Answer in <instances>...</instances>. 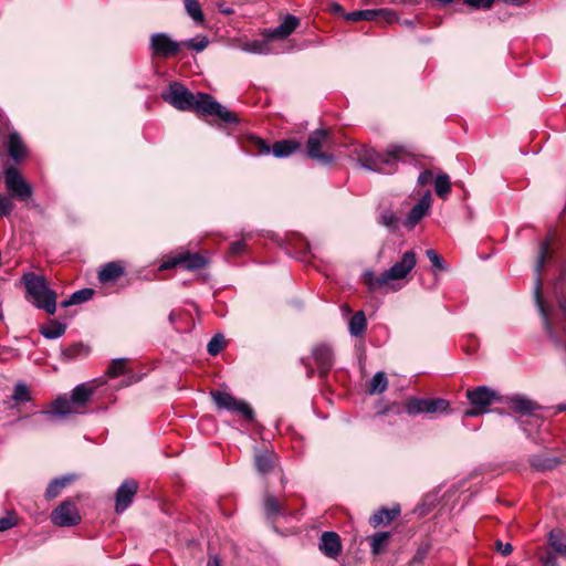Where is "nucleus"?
I'll return each instance as SVG.
<instances>
[{
    "mask_svg": "<svg viewBox=\"0 0 566 566\" xmlns=\"http://www.w3.org/2000/svg\"><path fill=\"white\" fill-rule=\"evenodd\" d=\"M161 97L179 111H193L202 115L217 116L227 124L239 123L238 115L222 106L211 95L207 93L192 94L179 82L170 83L168 90L161 94Z\"/></svg>",
    "mask_w": 566,
    "mask_h": 566,
    "instance_id": "f257e3e1",
    "label": "nucleus"
},
{
    "mask_svg": "<svg viewBox=\"0 0 566 566\" xmlns=\"http://www.w3.org/2000/svg\"><path fill=\"white\" fill-rule=\"evenodd\" d=\"M22 282L27 290V298L38 308L53 315L56 311V293L51 290L44 276L33 272L25 273Z\"/></svg>",
    "mask_w": 566,
    "mask_h": 566,
    "instance_id": "f03ea898",
    "label": "nucleus"
},
{
    "mask_svg": "<svg viewBox=\"0 0 566 566\" xmlns=\"http://www.w3.org/2000/svg\"><path fill=\"white\" fill-rule=\"evenodd\" d=\"M417 256L413 251H407L402 254L400 261L396 262L389 270L376 276L373 271L364 273V281L370 292H375L384 286H388L390 281L405 279L416 266Z\"/></svg>",
    "mask_w": 566,
    "mask_h": 566,
    "instance_id": "7ed1b4c3",
    "label": "nucleus"
},
{
    "mask_svg": "<svg viewBox=\"0 0 566 566\" xmlns=\"http://www.w3.org/2000/svg\"><path fill=\"white\" fill-rule=\"evenodd\" d=\"M549 241L545 240L541 243L539 253L537 256V262L535 265V272H536V280H535V286H534V296L536 301V305L538 307L539 314L543 318L544 328L547 332L551 339L554 342H558V336L556 332L554 331L553 324L551 322L549 315H548V308L546 307L544 300L542 297V279H541V272L545 265V262L549 256Z\"/></svg>",
    "mask_w": 566,
    "mask_h": 566,
    "instance_id": "20e7f679",
    "label": "nucleus"
},
{
    "mask_svg": "<svg viewBox=\"0 0 566 566\" xmlns=\"http://www.w3.org/2000/svg\"><path fill=\"white\" fill-rule=\"evenodd\" d=\"M405 154L403 147L391 146L386 154L371 153L360 160L366 169L389 175L397 170V163L403 159Z\"/></svg>",
    "mask_w": 566,
    "mask_h": 566,
    "instance_id": "39448f33",
    "label": "nucleus"
},
{
    "mask_svg": "<svg viewBox=\"0 0 566 566\" xmlns=\"http://www.w3.org/2000/svg\"><path fill=\"white\" fill-rule=\"evenodd\" d=\"M405 410L409 416L421 413H448L450 402L442 398H410L405 403Z\"/></svg>",
    "mask_w": 566,
    "mask_h": 566,
    "instance_id": "423d86ee",
    "label": "nucleus"
},
{
    "mask_svg": "<svg viewBox=\"0 0 566 566\" xmlns=\"http://www.w3.org/2000/svg\"><path fill=\"white\" fill-rule=\"evenodd\" d=\"M332 145L331 134L327 129H316L307 139V156L316 159L322 164H331L334 156L328 153H323L322 149H328Z\"/></svg>",
    "mask_w": 566,
    "mask_h": 566,
    "instance_id": "0eeeda50",
    "label": "nucleus"
},
{
    "mask_svg": "<svg viewBox=\"0 0 566 566\" xmlns=\"http://www.w3.org/2000/svg\"><path fill=\"white\" fill-rule=\"evenodd\" d=\"M467 398L472 408L467 410V417H476L488 411L489 406L496 399V392L486 386H480L467 391Z\"/></svg>",
    "mask_w": 566,
    "mask_h": 566,
    "instance_id": "6e6552de",
    "label": "nucleus"
},
{
    "mask_svg": "<svg viewBox=\"0 0 566 566\" xmlns=\"http://www.w3.org/2000/svg\"><path fill=\"white\" fill-rule=\"evenodd\" d=\"M211 396L218 408L237 412L248 420H253V410L245 401L238 400L234 396L226 391H212Z\"/></svg>",
    "mask_w": 566,
    "mask_h": 566,
    "instance_id": "1a4fd4ad",
    "label": "nucleus"
},
{
    "mask_svg": "<svg viewBox=\"0 0 566 566\" xmlns=\"http://www.w3.org/2000/svg\"><path fill=\"white\" fill-rule=\"evenodd\" d=\"M4 184L9 193L23 201L32 196V187L25 181L15 167H8L4 170Z\"/></svg>",
    "mask_w": 566,
    "mask_h": 566,
    "instance_id": "9d476101",
    "label": "nucleus"
},
{
    "mask_svg": "<svg viewBox=\"0 0 566 566\" xmlns=\"http://www.w3.org/2000/svg\"><path fill=\"white\" fill-rule=\"evenodd\" d=\"M344 18L347 21L356 22V21H382L385 24H391L394 22H398L399 18L396 12L391 9L381 8V9H366V10H356L349 13L344 14Z\"/></svg>",
    "mask_w": 566,
    "mask_h": 566,
    "instance_id": "9b49d317",
    "label": "nucleus"
},
{
    "mask_svg": "<svg viewBox=\"0 0 566 566\" xmlns=\"http://www.w3.org/2000/svg\"><path fill=\"white\" fill-rule=\"evenodd\" d=\"M51 521L56 526L70 527L81 522V515L75 503L66 500L52 511Z\"/></svg>",
    "mask_w": 566,
    "mask_h": 566,
    "instance_id": "f8f14e48",
    "label": "nucleus"
},
{
    "mask_svg": "<svg viewBox=\"0 0 566 566\" xmlns=\"http://www.w3.org/2000/svg\"><path fill=\"white\" fill-rule=\"evenodd\" d=\"M181 48V43L172 40L167 33H154L150 36V49L153 55L168 59L176 55Z\"/></svg>",
    "mask_w": 566,
    "mask_h": 566,
    "instance_id": "ddd939ff",
    "label": "nucleus"
},
{
    "mask_svg": "<svg viewBox=\"0 0 566 566\" xmlns=\"http://www.w3.org/2000/svg\"><path fill=\"white\" fill-rule=\"evenodd\" d=\"M507 405H509L510 409L513 412L520 415L521 418L522 417H532L537 426L542 424V422H543L542 418L535 412L541 407L536 402L532 401L531 399H528L524 396L515 395L509 399Z\"/></svg>",
    "mask_w": 566,
    "mask_h": 566,
    "instance_id": "4468645a",
    "label": "nucleus"
},
{
    "mask_svg": "<svg viewBox=\"0 0 566 566\" xmlns=\"http://www.w3.org/2000/svg\"><path fill=\"white\" fill-rule=\"evenodd\" d=\"M3 148L15 163H19L27 156V147L15 130H10L7 136L0 137V153Z\"/></svg>",
    "mask_w": 566,
    "mask_h": 566,
    "instance_id": "2eb2a0df",
    "label": "nucleus"
},
{
    "mask_svg": "<svg viewBox=\"0 0 566 566\" xmlns=\"http://www.w3.org/2000/svg\"><path fill=\"white\" fill-rule=\"evenodd\" d=\"M138 491V483L133 479L125 480L116 491L115 511L123 513L133 502Z\"/></svg>",
    "mask_w": 566,
    "mask_h": 566,
    "instance_id": "dca6fc26",
    "label": "nucleus"
},
{
    "mask_svg": "<svg viewBox=\"0 0 566 566\" xmlns=\"http://www.w3.org/2000/svg\"><path fill=\"white\" fill-rule=\"evenodd\" d=\"M298 25V18L293 14H286L277 27L265 30L263 36L266 40H283L290 36Z\"/></svg>",
    "mask_w": 566,
    "mask_h": 566,
    "instance_id": "f3484780",
    "label": "nucleus"
},
{
    "mask_svg": "<svg viewBox=\"0 0 566 566\" xmlns=\"http://www.w3.org/2000/svg\"><path fill=\"white\" fill-rule=\"evenodd\" d=\"M312 356L318 367L319 376L325 377L334 365L332 348L326 344H319L313 348Z\"/></svg>",
    "mask_w": 566,
    "mask_h": 566,
    "instance_id": "a211bd4d",
    "label": "nucleus"
},
{
    "mask_svg": "<svg viewBox=\"0 0 566 566\" xmlns=\"http://www.w3.org/2000/svg\"><path fill=\"white\" fill-rule=\"evenodd\" d=\"M207 261L198 253H186L166 261L160 265V269L167 270L176 265H182L187 270H198L206 265Z\"/></svg>",
    "mask_w": 566,
    "mask_h": 566,
    "instance_id": "6ab92c4d",
    "label": "nucleus"
},
{
    "mask_svg": "<svg viewBox=\"0 0 566 566\" xmlns=\"http://www.w3.org/2000/svg\"><path fill=\"white\" fill-rule=\"evenodd\" d=\"M431 192L427 190L420 200L411 208L408 213L405 226L408 228H413L416 224L420 222V220L428 213L431 207Z\"/></svg>",
    "mask_w": 566,
    "mask_h": 566,
    "instance_id": "aec40b11",
    "label": "nucleus"
},
{
    "mask_svg": "<svg viewBox=\"0 0 566 566\" xmlns=\"http://www.w3.org/2000/svg\"><path fill=\"white\" fill-rule=\"evenodd\" d=\"M318 547L326 557L336 559L342 553L339 535L335 532H324L321 535Z\"/></svg>",
    "mask_w": 566,
    "mask_h": 566,
    "instance_id": "412c9836",
    "label": "nucleus"
},
{
    "mask_svg": "<svg viewBox=\"0 0 566 566\" xmlns=\"http://www.w3.org/2000/svg\"><path fill=\"white\" fill-rule=\"evenodd\" d=\"M554 292L557 297L558 306L564 315L563 333L566 336V264L563 265L559 276L554 282Z\"/></svg>",
    "mask_w": 566,
    "mask_h": 566,
    "instance_id": "4be33fe9",
    "label": "nucleus"
},
{
    "mask_svg": "<svg viewBox=\"0 0 566 566\" xmlns=\"http://www.w3.org/2000/svg\"><path fill=\"white\" fill-rule=\"evenodd\" d=\"M125 273V269L120 262H108L98 271V280L101 283H112L117 281Z\"/></svg>",
    "mask_w": 566,
    "mask_h": 566,
    "instance_id": "5701e85b",
    "label": "nucleus"
},
{
    "mask_svg": "<svg viewBox=\"0 0 566 566\" xmlns=\"http://www.w3.org/2000/svg\"><path fill=\"white\" fill-rule=\"evenodd\" d=\"M74 406L75 405L72 399L59 397L52 402V409L49 411H43L42 415L50 418L53 416H69L75 412Z\"/></svg>",
    "mask_w": 566,
    "mask_h": 566,
    "instance_id": "b1692460",
    "label": "nucleus"
},
{
    "mask_svg": "<svg viewBox=\"0 0 566 566\" xmlns=\"http://www.w3.org/2000/svg\"><path fill=\"white\" fill-rule=\"evenodd\" d=\"M400 514L399 505L391 509H380L369 520L371 526L387 525Z\"/></svg>",
    "mask_w": 566,
    "mask_h": 566,
    "instance_id": "393cba45",
    "label": "nucleus"
},
{
    "mask_svg": "<svg viewBox=\"0 0 566 566\" xmlns=\"http://www.w3.org/2000/svg\"><path fill=\"white\" fill-rule=\"evenodd\" d=\"M74 475L70 474L52 480L45 490V499L50 501L57 497L62 490L74 481Z\"/></svg>",
    "mask_w": 566,
    "mask_h": 566,
    "instance_id": "a878e982",
    "label": "nucleus"
},
{
    "mask_svg": "<svg viewBox=\"0 0 566 566\" xmlns=\"http://www.w3.org/2000/svg\"><path fill=\"white\" fill-rule=\"evenodd\" d=\"M530 464L536 471H547L557 468L559 460L555 457L535 454L530 458Z\"/></svg>",
    "mask_w": 566,
    "mask_h": 566,
    "instance_id": "bb28decb",
    "label": "nucleus"
},
{
    "mask_svg": "<svg viewBox=\"0 0 566 566\" xmlns=\"http://www.w3.org/2000/svg\"><path fill=\"white\" fill-rule=\"evenodd\" d=\"M367 328V319L363 311L356 312L349 319L348 331L352 336L361 337Z\"/></svg>",
    "mask_w": 566,
    "mask_h": 566,
    "instance_id": "cd10ccee",
    "label": "nucleus"
},
{
    "mask_svg": "<svg viewBox=\"0 0 566 566\" xmlns=\"http://www.w3.org/2000/svg\"><path fill=\"white\" fill-rule=\"evenodd\" d=\"M300 148V144L295 140H280L273 144L271 151L277 158H283L292 155Z\"/></svg>",
    "mask_w": 566,
    "mask_h": 566,
    "instance_id": "c85d7f7f",
    "label": "nucleus"
},
{
    "mask_svg": "<svg viewBox=\"0 0 566 566\" xmlns=\"http://www.w3.org/2000/svg\"><path fill=\"white\" fill-rule=\"evenodd\" d=\"M94 389L88 384H81L76 386L73 391L71 399L77 407H83L92 397Z\"/></svg>",
    "mask_w": 566,
    "mask_h": 566,
    "instance_id": "c756f323",
    "label": "nucleus"
},
{
    "mask_svg": "<svg viewBox=\"0 0 566 566\" xmlns=\"http://www.w3.org/2000/svg\"><path fill=\"white\" fill-rule=\"evenodd\" d=\"M66 325L59 321H51L48 325L41 326L40 333L48 339H56L65 334Z\"/></svg>",
    "mask_w": 566,
    "mask_h": 566,
    "instance_id": "7c9ffc66",
    "label": "nucleus"
},
{
    "mask_svg": "<svg viewBox=\"0 0 566 566\" xmlns=\"http://www.w3.org/2000/svg\"><path fill=\"white\" fill-rule=\"evenodd\" d=\"M265 515L270 520L276 518L279 515L285 514V509L273 495H266L264 499Z\"/></svg>",
    "mask_w": 566,
    "mask_h": 566,
    "instance_id": "2f4dec72",
    "label": "nucleus"
},
{
    "mask_svg": "<svg viewBox=\"0 0 566 566\" xmlns=\"http://www.w3.org/2000/svg\"><path fill=\"white\" fill-rule=\"evenodd\" d=\"M184 4L187 14L196 24H202L205 22V14L198 0H184Z\"/></svg>",
    "mask_w": 566,
    "mask_h": 566,
    "instance_id": "473e14b6",
    "label": "nucleus"
},
{
    "mask_svg": "<svg viewBox=\"0 0 566 566\" xmlns=\"http://www.w3.org/2000/svg\"><path fill=\"white\" fill-rule=\"evenodd\" d=\"M90 353V347L82 344V343H76V344H73L66 348H64L62 350V357L65 359V360H72V359H76L78 357H86Z\"/></svg>",
    "mask_w": 566,
    "mask_h": 566,
    "instance_id": "72a5a7b5",
    "label": "nucleus"
},
{
    "mask_svg": "<svg viewBox=\"0 0 566 566\" xmlns=\"http://www.w3.org/2000/svg\"><path fill=\"white\" fill-rule=\"evenodd\" d=\"M94 295V291L92 289H82L74 292L67 300L63 301L61 305L63 307H67L75 304L84 303L91 300Z\"/></svg>",
    "mask_w": 566,
    "mask_h": 566,
    "instance_id": "f704fd0d",
    "label": "nucleus"
},
{
    "mask_svg": "<svg viewBox=\"0 0 566 566\" xmlns=\"http://www.w3.org/2000/svg\"><path fill=\"white\" fill-rule=\"evenodd\" d=\"M434 191L438 197L446 199L451 192V181L447 174H439L434 179Z\"/></svg>",
    "mask_w": 566,
    "mask_h": 566,
    "instance_id": "c9c22d12",
    "label": "nucleus"
},
{
    "mask_svg": "<svg viewBox=\"0 0 566 566\" xmlns=\"http://www.w3.org/2000/svg\"><path fill=\"white\" fill-rule=\"evenodd\" d=\"M388 387V379L384 371H378L374 375L369 382V394H382Z\"/></svg>",
    "mask_w": 566,
    "mask_h": 566,
    "instance_id": "e433bc0d",
    "label": "nucleus"
},
{
    "mask_svg": "<svg viewBox=\"0 0 566 566\" xmlns=\"http://www.w3.org/2000/svg\"><path fill=\"white\" fill-rule=\"evenodd\" d=\"M390 536L389 532H379L371 537L370 548L373 555H379L384 551L390 539Z\"/></svg>",
    "mask_w": 566,
    "mask_h": 566,
    "instance_id": "4c0bfd02",
    "label": "nucleus"
},
{
    "mask_svg": "<svg viewBox=\"0 0 566 566\" xmlns=\"http://www.w3.org/2000/svg\"><path fill=\"white\" fill-rule=\"evenodd\" d=\"M549 546L551 548L560 556H566V543L559 531H552L549 533Z\"/></svg>",
    "mask_w": 566,
    "mask_h": 566,
    "instance_id": "58836bf2",
    "label": "nucleus"
},
{
    "mask_svg": "<svg viewBox=\"0 0 566 566\" xmlns=\"http://www.w3.org/2000/svg\"><path fill=\"white\" fill-rule=\"evenodd\" d=\"M249 146H250V151L253 155L262 156V155H268L271 151V147L268 145V143L258 136L249 137Z\"/></svg>",
    "mask_w": 566,
    "mask_h": 566,
    "instance_id": "ea45409f",
    "label": "nucleus"
},
{
    "mask_svg": "<svg viewBox=\"0 0 566 566\" xmlns=\"http://www.w3.org/2000/svg\"><path fill=\"white\" fill-rule=\"evenodd\" d=\"M255 467L259 472L269 473L273 469V457L269 453L256 454Z\"/></svg>",
    "mask_w": 566,
    "mask_h": 566,
    "instance_id": "a19ab883",
    "label": "nucleus"
},
{
    "mask_svg": "<svg viewBox=\"0 0 566 566\" xmlns=\"http://www.w3.org/2000/svg\"><path fill=\"white\" fill-rule=\"evenodd\" d=\"M127 361L124 358L114 359L106 370V375L111 378L118 377L126 371Z\"/></svg>",
    "mask_w": 566,
    "mask_h": 566,
    "instance_id": "79ce46f5",
    "label": "nucleus"
},
{
    "mask_svg": "<svg viewBox=\"0 0 566 566\" xmlns=\"http://www.w3.org/2000/svg\"><path fill=\"white\" fill-rule=\"evenodd\" d=\"M379 223L395 231L398 228L399 218L392 211L386 210L379 216Z\"/></svg>",
    "mask_w": 566,
    "mask_h": 566,
    "instance_id": "37998d69",
    "label": "nucleus"
},
{
    "mask_svg": "<svg viewBox=\"0 0 566 566\" xmlns=\"http://www.w3.org/2000/svg\"><path fill=\"white\" fill-rule=\"evenodd\" d=\"M226 345L223 335H214L207 345V350L211 356H217Z\"/></svg>",
    "mask_w": 566,
    "mask_h": 566,
    "instance_id": "c03bdc74",
    "label": "nucleus"
},
{
    "mask_svg": "<svg viewBox=\"0 0 566 566\" xmlns=\"http://www.w3.org/2000/svg\"><path fill=\"white\" fill-rule=\"evenodd\" d=\"M12 399L17 402H25L31 399L29 388L24 384H17L13 390Z\"/></svg>",
    "mask_w": 566,
    "mask_h": 566,
    "instance_id": "a18cd8bd",
    "label": "nucleus"
},
{
    "mask_svg": "<svg viewBox=\"0 0 566 566\" xmlns=\"http://www.w3.org/2000/svg\"><path fill=\"white\" fill-rule=\"evenodd\" d=\"M208 39L206 36H202L200 39H190L185 41L181 45H185L189 49H192L197 52L203 51L208 46Z\"/></svg>",
    "mask_w": 566,
    "mask_h": 566,
    "instance_id": "49530a36",
    "label": "nucleus"
},
{
    "mask_svg": "<svg viewBox=\"0 0 566 566\" xmlns=\"http://www.w3.org/2000/svg\"><path fill=\"white\" fill-rule=\"evenodd\" d=\"M426 254L434 269L440 271L447 270L443 259L434 250H427Z\"/></svg>",
    "mask_w": 566,
    "mask_h": 566,
    "instance_id": "de8ad7c7",
    "label": "nucleus"
},
{
    "mask_svg": "<svg viewBox=\"0 0 566 566\" xmlns=\"http://www.w3.org/2000/svg\"><path fill=\"white\" fill-rule=\"evenodd\" d=\"M269 41L270 40H266L265 38H264V40H255L249 44L248 50L250 52L258 53V54H268L269 53V48H268Z\"/></svg>",
    "mask_w": 566,
    "mask_h": 566,
    "instance_id": "09e8293b",
    "label": "nucleus"
},
{
    "mask_svg": "<svg viewBox=\"0 0 566 566\" xmlns=\"http://www.w3.org/2000/svg\"><path fill=\"white\" fill-rule=\"evenodd\" d=\"M13 201L4 195H0V217L9 216L13 210Z\"/></svg>",
    "mask_w": 566,
    "mask_h": 566,
    "instance_id": "8fccbe9b",
    "label": "nucleus"
},
{
    "mask_svg": "<svg viewBox=\"0 0 566 566\" xmlns=\"http://www.w3.org/2000/svg\"><path fill=\"white\" fill-rule=\"evenodd\" d=\"M463 2L475 10H489L492 8L494 0H463Z\"/></svg>",
    "mask_w": 566,
    "mask_h": 566,
    "instance_id": "3c124183",
    "label": "nucleus"
},
{
    "mask_svg": "<svg viewBox=\"0 0 566 566\" xmlns=\"http://www.w3.org/2000/svg\"><path fill=\"white\" fill-rule=\"evenodd\" d=\"M15 525V517L13 515H7L0 518V532L10 530Z\"/></svg>",
    "mask_w": 566,
    "mask_h": 566,
    "instance_id": "603ef678",
    "label": "nucleus"
},
{
    "mask_svg": "<svg viewBox=\"0 0 566 566\" xmlns=\"http://www.w3.org/2000/svg\"><path fill=\"white\" fill-rule=\"evenodd\" d=\"M432 180H433V174H432V171H431V170H429V169H426V170H423V171L419 175V177H418V185H419V186H426V185H428V184L432 182Z\"/></svg>",
    "mask_w": 566,
    "mask_h": 566,
    "instance_id": "864d4df0",
    "label": "nucleus"
},
{
    "mask_svg": "<svg viewBox=\"0 0 566 566\" xmlns=\"http://www.w3.org/2000/svg\"><path fill=\"white\" fill-rule=\"evenodd\" d=\"M496 549L503 555L507 556L512 553L513 547L510 543L503 544L501 541H496L495 543Z\"/></svg>",
    "mask_w": 566,
    "mask_h": 566,
    "instance_id": "5fc2aeb1",
    "label": "nucleus"
},
{
    "mask_svg": "<svg viewBox=\"0 0 566 566\" xmlns=\"http://www.w3.org/2000/svg\"><path fill=\"white\" fill-rule=\"evenodd\" d=\"M244 249H245L244 242L237 241V242L231 243L230 253L233 255H239L244 251Z\"/></svg>",
    "mask_w": 566,
    "mask_h": 566,
    "instance_id": "6e6d98bb",
    "label": "nucleus"
},
{
    "mask_svg": "<svg viewBox=\"0 0 566 566\" xmlns=\"http://www.w3.org/2000/svg\"><path fill=\"white\" fill-rule=\"evenodd\" d=\"M520 424L522 427V429L530 436L531 434V430L527 428V426H532L534 428H539L541 426H537L535 423V421L533 420L532 417H527L526 420H521L520 421Z\"/></svg>",
    "mask_w": 566,
    "mask_h": 566,
    "instance_id": "4d7b16f0",
    "label": "nucleus"
},
{
    "mask_svg": "<svg viewBox=\"0 0 566 566\" xmlns=\"http://www.w3.org/2000/svg\"><path fill=\"white\" fill-rule=\"evenodd\" d=\"M542 562L544 566H558L556 558L552 555V553H546V555L542 557Z\"/></svg>",
    "mask_w": 566,
    "mask_h": 566,
    "instance_id": "13d9d810",
    "label": "nucleus"
},
{
    "mask_svg": "<svg viewBox=\"0 0 566 566\" xmlns=\"http://www.w3.org/2000/svg\"><path fill=\"white\" fill-rule=\"evenodd\" d=\"M422 0H387L390 4H419Z\"/></svg>",
    "mask_w": 566,
    "mask_h": 566,
    "instance_id": "bf43d9fd",
    "label": "nucleus"
},
{
    "mask_svg": "<svg viewBox=\"0 0 566 566\" xmlns=\"http://www.w3.org/2000/svg\"><path fill=\"white\" fill-rule=\"evenodd\" d=\"M207 566H220V559L218 558V556H211L207 563Z\"/></svg>",
    "mask_w": 566,
    "mask_h": 566,
    "instance_id": "052dcab7",
    "label": "nucleus"
},
{
    "mask_svg": "<svg viewBox=\"0 0 566 566\" xmlns=\"http://www.w3.org/2000/svg\"><path fill=\"white\" fill-rule=\"evenodd\" d=\"M332 11L335 12V13H342V14H345L344 13V10H343V7L338 3H333L332 7H331Z\"/></svg>",
    "mask_w": 566,
    "mask_h": 566,
    "instance_id": "680f3d73",
    "label": "nucleus"
},
{
    "mask_svg": "<svg viewBox=\"0 0 566 566\" xmlns=\"http://www.w3.org/2000/svg\"><path fill=\"white\" fill-rule=\"evenodd\" d=\"M526 0H503L504 3L506 4H512V6H522L523 3H525Z\"/></svg>",
    "mask_w": 566,
    "mask_h": 566,
    "instance_id": "e2e57ef3",
    "label": "nucleus"
},
{
    "mask_svg": "<svg viewBox=\"0 0 566 566\" xmlns=\"http://www.w3.org/2000/svg\"><path fill=\"white\" fill-rule=\"evenodd\" d=\"M399 22H400V24H401L402 27H406V28H410V29H411V28H413V27H415V22H413V20L405 19V20L399 21Z\"/></svg>",
    "mask_w": 566,
    "mask_h": 566,
    "instance_id": "0e129e2a",
    "label": "nucleus"
},
{
    "mask_svg": "<svg viewBox=\"0 0 566 566\" xmlns=\"http://www.w3.org/2000/svg\"><path fill=\"white\" fill-rule=\"evenodd\" d=\"M302 363L306 366V371H307V377H313L314 376V368L312 366H307L304 361V359H302Z\"/></svg>",
    "mask_w": 566,
    "mask_h": 566,
    "instance_id": "69168bd1",
    "label": "nucleus"
},
{
    "mask_svg": "<svg viewBox=\"0 0 566 566\" xmlns=\"http://www.w3.org/2000/svg\"><path fill=\"white\" fill-rule=\"evenodd\" d=\"M556 409V412H563V411H566V403H559L555 407Z\"/></svg>",
    "mask_w": 566,
    "mask_h": 566,
    "instance_id": "338daca9",
    "label": "nucleus"
},
{
    "mask_svg": "<svg viewBox=\"0 0 566 566\" xmlns=\"http://www.w3.org/2000/svg\"><path fill=\"white\" fill-rule=\"evenodd\" d=\"M168 319L171 324H174L176 322V314L175 312H171L168 316Z\"/></svg>",
    "mask_w": 566,
    "mask_h": 566,
    "instance_id": "774afa93",
    "label": "nucleus"
}]
</instances>
